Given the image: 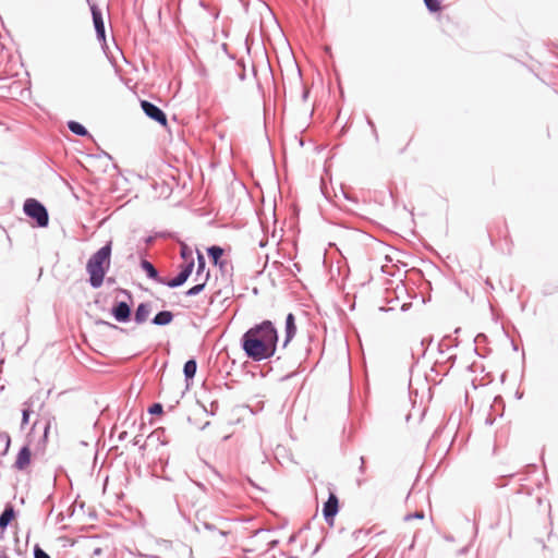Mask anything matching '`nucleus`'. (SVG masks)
I'll list each match as a JSON object with an SVG mask.
<instances>
[{
	"instance_id": "nucleus-20",
	"label": "nucleus",
	"mask_w": 558,
	"mask_h": 558,
	"mask_svg": "<svg viewBox=\"0 0 558 558\" xmlns=\"http://www.w3.org/2000/svg\"><path fill=\"white\" fill-rule=\"evenodd\" d=\"M66 126L73 134H75L77 136H82V137L90 136L88 130L82 123H80L75 120L68 121Z\"/></svg>"
},
{
	"instance_id": "nucleus-39",
	"label": "nucleus",
	"mask_w": 558,
	"mask_h": 558,
	"mask_svg": "<svg viewBox=\"0 0 558 558\" xmlns=\"http://www.w3.org/2000/svg\"><path fill=\"white\" fill-rule=\"evenodd\" d=\"M279 544L278 539H272L268 543V549H274Z\"/></svg>"
},
{
	"instance_id": "nucleus-16",
	"label": "nucleus",
	"mask_w": 558,
	"mask_h": 558,
	"mask_svg": "<svg viewBox=\"0 0 558 558\" xmlns=\"http://www.w3.org/2000/svg\"><path fill=\"white\" fill-rule=\"evenodd\" d=\"M197 372V362L194 357L189 359L183 365V375L186 383V388L193 384L194 377Z\"/></svg>"
},
{
	"instance_id": "nucleus-56",
	"label": "nucleus",
	"mask_w": 558,
	"mask_h": 558,
	"mask_svg": "<svg viewBox=\"0 0 558 558\" xmlns=\"http://www.w3.org/2000/svg\"><path fill=\"white\" fill-rule=\"evenodd\" d=\"M175 505H177V508L180 510V505H179V501L177 498H175Z\"/></svg>"
},
{
	"instance_id": "nucleus-6",
	"label": "nucleus",
	"mask_w": 558,
	"mask_h": 558,
	"mask_svg": "<svg viewBox=\"0 0 558 558\" xmlns=\"http://www.w3.org/2000/svg\"><path fill=\"white\" fill-rule=\"evenodd\" d=\"M132 305L126 301H114L110 308V314L116 322L126 324L132 319Z\"/></svg>"
},
{
	"instance_id": "nucleus-36",
	"label": "nucleus",
	"mask_w": 558,
	"mask_h": 558,
	"mask_svg": "<svg viewBox=\"0 0 558 558\" xmlns=\"http://www.w3.org/2000/svg\"><path fill=\"white\" fill-rule=\"evenodd\" d=\"M360 461H361V465L359 468V472H360V474H365V472H366L365 458L363 456L360 457Z\"/></svg>"
},
{
	"instance_id": "nucleus-15",
	"label": "nucleus",
	"mask_w": 558,
	"mask_h": 558,
	"mask_svg": "<svg viewBox=\"0 0 558 558\" xmlns=\"http://www.w3.org/2000/svg\"><path fill=\"white\" fill-rule=\"evenodd\" d=\"M150 312L151 304L149 302H142L136 306L134 311L133 320L135 322V324L142 325L147 320Z\"/></svg>"
},
{
	"instance_id": "nucleus-8",
	"label": "nucleus",
	"mask_w": 558,
	"mask_h": 558,
	"mask_svg": "<svg viewBox=\"0 0 558 558\" xmlns=\"http://www.w3.org/2000/svg\"><path fill=\"white\" fill-rule=\"evenodd\" d=\"M141 107H142V110L144 111V113L149 119L159 123L162 126L167 125V122H168L167 116L160 107H158L157 105H155L148 100H142Z\"/></svg>"
},
{
	"instance_id": "nucleus-14",
	"label": "nucleus",
	"mask_w": 558,
	"mask_h": 558,
	"mask_svg": "<svg viewBox=\"0 0 558 558\" xmlns=\"http://www.w3.org/2000/svg\"><path fill=\"white\" fill-rule=\"evenodd\" d=\"M286 336H284V340H283V343H282V348H286L290 342L291 340L294 338L295 333H296V324H295V316L293 313H289L287 316H286Z\"/></svg>"
},
{
	"instance_id": "nucleus-3",
	"label": "nucleus",
	"mask_w": 558,
	"mask_h": 558,
	"mask_svg": "<svg viewBox=\"0 0 558 558\" xmlns=\"http://www.w3.org/2000/svg\"><path fill=\"white\" fill-rule=\"evenodd\" d=\"M24 214L35 221L38 228H47L49 225V213L46 206L36 198H27L23 205Z\"/></svg>"
},
{
	"instance_id": "nucleus-58",
	"label": "nucleus",
	"mask_w": 558,
	"mask_h": 558,
	"mask_svg": "<svg viewBox=\"0 0 558 558\" xmlns=\"http://www.w3.org/2000/svg\"><path fill=\"white\" fill-rule=\"evenodd\" d=\"M357 485L361 486L362 485V481L361 480H357Z\"/></svg>"
},
{
	"instance_id": "nucleus-38",
	"label": "nucleus",
	"mask_w": 558,
	"mask_h": 558,
	"mask_svg": "<svg viewBox=\"0 0 558 558\" xmlns=\"http://www.w3.org/2000/svg\"><path fill=\"white\" fill-rule=\"evenodd\" d=\"M308 96H310V89H308V88H306V87H304V88H303V93H302V100H303V101H306V100H307V98H308Z\"/></svg>"
},
{
	"instance_id": "nucleus-49",
	"label": "nucleus",
	"mask_w": 558,
	"mask_h": 558,
	"mask_svg": "<svg viewBox=\"0 0 558 558\" xmlns=\"http://www.w3.org/2000/svg\"><path fill=\"white\" fill-rule=\"evenodd\" d=\"M95 556H98L101 554V548L97 547L94 549V553H93Z\"/></svg>"
},
{
	"instance_id": "nucleus-50",
	"label": "nucleus",
	"mask_w": 558,
	"mask_h": 558,
	"mask_svg": "<svg viewBox=\"0 0 558 558\" xmlns=\"http://www.w3.org/2000/svg\"><path fill=\"white\" fill-rule=\"evenodd\" d=\"M511 345H512L513 351L519 350L518 344L513 340L511 341Z\"/></svg>"
},
{
	"instance_id": "nucleus-25",
	"label": "nucleus",
	"mask_w": 558,
	"mask_h": 558,
	"mask_svg": "<svg viewBox=\"0 0 558 558\" xmlns=\"http://www.w3.org/2000/svg\"><path fill=\"white\" fill-rule=\"evenodd\" d=\"M148 413L151 414V415H161L163 413V407L161 403L159 402H155L153 403L149 408H148Z\"/></svg>"
},
{
	"instance_id": "nucleus-33",
	"label": "nucleus",
	"mask_w": 558,
	"mask_h": 558,
	"mask_svg": "<svg viewBox=\"0 0 558 558\" xmlns=\"http://www.w3.org/2000/svg\"><path fill=\"white\" fill-rule=\"evenodd\" d=\"M119 293L123 294L129 303H133V294L131 293V291L126 290V289H122V288H119L118 289Z\"/></svg>"
},
{
	"instance_id": "nucleus-10",
	"label": "nucleus",
	"mask_w": 558,
	"mask_h": 558,
	"mask_svg": "<svg viewBox=\"0 0 558 558\" xmlns=\"http://www.w3.org/2000/svg\"><path fill=\"white\" fill-rule=\"evenodd\" d=\"M225 250L219 245H211L207 247V255L214 266H218L221 272L227 271L228 262L222 258Z\"/></svg>"
},
{
	"instance_id": "nucleus-28",
	"label": "nucleus",
	"mask_w": 558,
	"mask_h": 558,
	"mask_svg": "<svg viewBox=\"0 0 558 558\" xmlns=\"http://www.w3.org/2000/svg\"><path fill=\"white\" fill-rule=\"evenodd\" d=\"M366 123L372 129V133L374 135L375 141L378 142L379 141V136H378L375 123H374V121L368 116H366Z\"/></svg>"
},
{
	"instance_id": "nucleus-5",
	"label": "nucleus",
	"mask_w": 558,
	"mask_h": 558,
	"mask_svg": "<svg viewBox=\"0 0 558 558\" xmlns=\"http://www.w3.org/2000/svg\"><path fill=\"white\" fill-rule=\"evenodd\" d=\"M195 267V260L191 259L189 263H183L179 266V272L170 279L165 278L163 286L175 289L182 287L191 277Z\"/></svg>"
},
{
	"instance_id": "nucleus-54",
	"label": "nucleus",
	"mask_w": 558,
	"mask_h": 558,
	"mask_svg": "<svg viewBox=\"0 0 558 558\" xmlns=\"http://www.w3.org/2000/svg\"><path fill=\"white\" fill-rule=\"evenodd\" d=\"M0 558H10V557L7 556L3 551L0 550Z\"/></svg>"
},
{
	"instance_id": "nucleus-40",
	"label": "nucleus",
	"mask_w": 558,
	"mask_h": 558,
	"mask_svg": "<svg viewBox=\"0 0 558 558\" xmlns=\"http://www.w3.org/2000/svg\"><path fill=\"white\" fill-rule=\"evenodd\" d=\"M166 548H171L172 547V542L171 541H167V539H161L160 542Z\"/></svg>"
},
{
	"instance_id": "nucleus-35",
	"label": "nucleus",
	"mask_w": 558,
	"mask_h": 558,
	"mask_svg": "<svg viewBox=\"0 0 558 558\" xmlns=\"http://www.w3.org/2000/svg\"><path fill=\"white\" fill-rule=\"evenodd\" d=\"M132 444H133V446H138L140 449H142V450L145 449V444H141V435L135 436L132 440Z\"/></svg>"
},
{
	"instance_id": "nucleus-18",
	"label": "nucleus",
	"mask_w": 558,
	"mask_h": 558,
	"mask_svg": "<svg viewBox=\"0 0 558 558\" xmlns=\"http://www.w3.org/2000/svg\"><path fill=\"white\" fill-rule=\"evenodd\" d=\"M208 269H206V258L204 254L196 250V271H195V281H203V278Z\"/></svg>"
},
{
	"instance_id": "nucleus-34",
	"label": "nucleus",
	"mask_w": 558,
	"mask_h": 558,
	"mask_svg": "<svg viewBox=\"0 0 558 558\" xmlns=\"http://www.w3.org/2000/svg\"><path fill=\"white\" fill-rule=\"evenodd\" d=\"M159 235H160V233H156V234H154V235H147V236H145V238L143 239V240H144V243H145L147 246H149V245H151V244L155 242V240H156V239H157V236H159Z\"/></svg>"
},
{
	"instance_id": "nucleus-31",
	"label": "nucleus",
	"mask_w": 558,
	"mask_h": 558,
	"mask_svg": "<svg viewBox=\"0 0 558 558\" xmlns=\"http://www.w3.org/2000/svg\"><path fill=\"white\" fill-rule=\"evenodd\" d=\"M236 65L241 66V72L238 74V77L240 81H244L246 78L245 64L243 61H238Z\"/></svg>"
},
{
	"instance_id": "nucleus-1",
	"label": "nucleus",
	"mask_w": 558,
	"mask_h": 558,
	"mask_svg": "<svg viewBox=\"0 0 558 558\" xmlns=\"http://www.w3.org/2000/svg\"><path fill=\"white\" fill-rule=\"evenodd\" d=\"M278 342L279 333L275 324L265 319L242 335L240 345L246 357L262 362L275 355Z\"/></svg>"
},
{
	"instance_id": "nucleus-60",
	"label": "nucleus",
	"mask_w": 558,
	"mask_h": 558,
	"mask_svg": "<svg viewBox=\"0 0 558 558\" xmlns=\"http://www.w3.org/2000/svg\"><path fill=\"white\" fill-rule=\"evenodd\" d=\"M3 537V532L0 530V538Z\"/></svg>"
},
{
	"instance_id": "nucleus-43",
	"label": "nucleus",
	"mask_w": 558,
	"mask_h": 558,
	"mask_svg": "<svg viewBox=\"0 0 558 558\" xmlns=\"http://www.w3.org/2000/svg\"><path fill=\"white\" fill-rule=\"evenodd\" d=\"M267 243H268V240L263 239V240L259 241L258 245H259V247H265L267 245Z\"/></svg>"
},
{
	"instance_id": "nucleus-47",
	"label": "nucleus",
	"mask_w": 558,
	"mask_h": 558,
	"mask_svg": "<svg viewBox=\"0 0 558 558\" xmlns=\"http://www.w3.org/2000/svg\"><path fill=\"white\" fill-rule=\"evenodd\" d=\"M293 268L295 269V271H301V265L298 263L293 264Z\"/></svg>"
},
{
	"instance_id": "nucleus-4",
	"label": "nucleus",
	"mask_w": 558,
	"mask_h": 558,
	"mask_svg": "<svg viewBox=\"0 0 558 558\" xmlns=\"http://www.w3.org/2000/svg\"><path fill=\"white\" fill-rule=\"evenodd\" d=\"M88 4L92 13L96 38L105 50L107 48V37L102 10L95 2L88 1Z\"/></svg>"
},
{
	"instance_id": "nucleus-17",
	"label": "nucleus",
	"mask_w": 558,
	"mask_h": 558,
	"mask_svg": "<svg viewBox=\"0 0 558 558\" xmlns=\"http://www.w3.org/2000/svg\"><path fill=\"white\" fill-rule=\"evenodd\" d=\"M174 314L171 311H159L153 318L151 324L160 327L168 326L172 323Z\"/></svg>"
},
{
	"instance_id": "nucleus-44",
	"label": "nucleus",
	"mask_w": 558,
	"mask_h": 558,
	"mask_svg": "<svg viewBox=\"0 0 558 558\" xmlns=\"http://www.w3.org/2000/svg\"><path fill=\"white\" fill-rule=\"evenodd\" d=\"M106 280L108 284H113L116 282V279L113 277H108Z\"/></svg>"
},
{
	"instance_id": "nucleus-9",
	"label": "nucleus",
	"mask_w": 558,
	"mask_h": 558,
	"mask_svg": "<svg viewBox=\"0 0 558 558\" xmlns=\"http://www.w3.org/2000/svg\"><path fill=\"white\" fill-rule=\"evenodd\" d=\"M37 423H35L32 427V430H34V428L36 427ZM31 436H32V433H29L27 435V439H28V442H31ZM31 460H32V451H31V448H29V444H26L24 445L17 452L16 454V459H15V462H14V468L19 471H23L25 470L29 464H31Z\"/></svg>"
},
{
	"instance_id": "nucleus-22",
	"label": "nucleus",
	"mask_w": 558,
	"mask_h": 558,
	"mask_svg": "<svg viewBox=\"0 0 558 558\" xmlns=\"http://www.w3.org/2000/svg\"><path fill=\"white\" fill-rule=\"evenodd\" d=\"M180 256L184 263H189L191 259H194L192 248L186 243H181Z\"/></svg>"
},
{
	"instance_id": "nucleus-59",
	"label": "nucleus",
	"mask_w": 558,
	"mask_h": 558,
	"mask_svg": "<svg viewBox=\"0 0 558 558\" xmlns=\"http://www.w3.org/2000/svg\"><path fill=\"white\" fill-rule=\"evenodd\" d=\"M486 423H488V424H493V421H490V420H486Z\"/></svg>"
},
{
	"instance_id": "nucleus-52",
	"label": "nucleus",
	"mask_w": 558,
	"mask_h": 558,
	"mask_svg": "<svg viewBox=\"0 0 558 558\" xmlns=\"http://www.w3.org/2000/svg\"><path fill=\"white\" fill-rule=\"evenodd\" d=\"M219 14H220V11H218V10H217V11H215V12L213 13L214 19H218V17H219Z\"/></svg>"
},
{
	"instance_id": "nucleus-55",
	"label": "nucleus",
	"mask_w": 558,
	"mask_h": 558,
	"mask_svg": "<svg viewBox=\"0 0 558 558\" xmlns=\"http://www.w3.org/2000/svg\"><path fill=\"white\" fill-rule=\"evenodd\" d=\"M325 51H326L327 53H330V52H331V48H330V47H326V48H325Z\"/></svg>"
},
{
	"instance_id": "nucleus-30",
	"label": "nucleus",
	"mask_w": 558,
	"mask_h": 558,
	"mask_svg": "<svg viewBox=\"0 0 558 558\" xmlns=\"http://www.w3.org/2000/svg\"><path fill=\"white\" fill-rule=\"evenodd\" d=\"M413 519H424V512L423 511H415V512H412V513H408L405 517H404V520L405 521H410V520H413Z\"/></svg>"
},
{
	"instance_id": "nucleus-7",
	"label": "nucleus",
	"mask_w": 558,
	"mask_h": 558,
	"mask_svg": "<svg viewBox=\"0 0 558 558\" xmlns=\"http://www.w3.org/2000/svg\"><path fill=\"white\" fill-rule=\"evenodd\" d=\"M339 509V498L333 492H330L327 500L323 505L322 510L324 520L329 526L333 525L335 518L338 514Z\"/></svg>"
},
{
	"instance_id": "nucleus-46",
	"label": "nucleus",
	"mask_w": 558,
	"mask_h": 558,
	"mask_svg": "<svg viewBox=\"0 0 558 558\" xmlns=\"http://www.w3.org/2000/svg\"><path fill=\"white\" fill-rule=\"evenodd\" d=\"M456 360H457V355L456 354L449 356V359H448V361H450L451 364H454Z\"/></svg>"
},
{
	"instance_id": "nucleus-32",
	"label": "nucleus",
	"mask_w": 558,
	"mask_h": 558,
	"mask_svg": "<svg viewBox=\"0 0 558 558\" xmlns=\"http://www.w3.org/2000/svg\"><path fill=\"white\" fill-rule=\"evenodd\" d=\"M447 339H448V338H444V339L439 342V344H438V351H439L440 353H444V352H445V350H449V349L452 347L451 344H447V342H446V341H447Z\"/></svg>"
},
{
	"instance_id": "nucleus-29",
	"label": "nucleus",
	"mask_w": 558,
	"mask_h": 558,
	"mask_svg": "<svg viewBox=\"0 0 558 558\" xmlns=\"http://www.w3.org/2000/svg\"><path fill=\"white\" fill-rule=\"evenodd\" d=\"M96 324L97 325H104V326H106L108 328H111V329H117V330H120V331H125L124 328H121V327H119V326H117V325H114L112 323L107 322V320L99 319V320L96 322Z\"/></svg>"
},
{
	"instance_id": "nucleus-45",
	"label": "nucleus",
	"mask_w": 558,
	"mask_h": 558,
	"mask_svg": "<svg viewBox=\"0 0 558 558\" xmlns=\"http://www.w3.org/2000/svg\"><path fill=\"white\" fill-rule=\"evenodd\" d=\"M410 305H411L410 303H404V304H402V306H401V311H403V312L408 311V308L410 307Z\"/></svg>"
},
{
	"instance_id": "nucleus-48",
	"label": "nucleus",
	"mask_w": 558,
	"mask_h": 558,
	"mask_svg": "<svg viewBox=\"0 0 558 558\" xmlns=\"http://www.w3.org/2000/svg\"><path fill=\"white\" fill-rule=\"evenodd\" d=\"M295 539H296V534H292V535L289 537V541H288V542H289V543H293V542H295Z\"/></svg>"
},
{
	"instance_id": "nucleus-53",
	"label": "nucleus",
	"mask_w": 558,
	"mask_h": 558,
	"mask_svg": "<svg viewBox=\"0 0 558 558\" xmlns=\"http://www.w3.org/2000/svg\"><path fill=\"white\" fill-rule=\"evenodd\" d=\"M319 548H320V544H318V545L315 547V549L313 550V553H312V554H313V555H315V554L319 550Z\"/></svg>"
},
{
	"instance_id": "nucleus-24",
	"label": "nucleus",
	"mask_w": 558,
	"mask_h": 558,
	"mask_svg": "<svg viewBox=\"0 0 558 558\" xmlns=\"http://www.w3.org/2000/svg\"><path fill=\"white\" fill-rule=\"evenodd\" d=\"M49 430H50V424L46 423L45 426H44L43 436H41V438L39 439V441L37 444V449H41V450L45 449L47 440H48Z\"/></svg>"
},
{
	"instance_id": "nucleus-26",
	"label": "nucleus",
	"mask_w": 558,
	"mask_h": 558,
	"mask_svg": "<svg viewBox=\"0 0 558 558\" xmlns=\"http://www.w3.org/2000/svg\"><path fill=\"white\" fill-rule=\"evenodd\" d=\"M34 558H51L38 544L33 548Z\"/></svg>"
},
{
	"instance_id": "nucleus-2",
	"label": "nucleus",
	"mask_w": 558,
	"mask_h": 558,
	"mask_svg": "<svg viewBox=\"0 0 558 558\" xmlns=\"http://www.w3.org/2000/svg\"><path fill=\"white\" fill-rule=\"evenodd\" d=\"M112 253V241L106 242L97 250L86 263L88 283L93 289H99L106 279L110 268Z\"/></svg>"
},
{
	"instance_id": "nucleus-27",
	"label": "nucleus",
	"mask_w": 558,
	"mask_h": 558,
	"mask_svg": "<svg viewBox=\"0 0 558 558\" xmlns=\"http://www.w3.org/2000/svg\"><path fill=\"white\" fill-rule=\"evenodd\" d=\"M31 413H32V410L29 409V407L24 408V409L22 410V421H21V427H22V428H23L26 424H28Z\"/></svg>"
},
{
	"instance_id": "nucleus-61",
	"label": "nucleus",
	"mask_w": 558,
	"mask_h": 558,
	"mask_svg": "<svg viewBox=\"0 0 558 558\" xmlns=\"http://www.w3.org/2000/svg\"><path fill=\"white\" fill-rule=\"evenodd\" d=\"M288 558H298V557H295V556H290V557H288Z\"/></svg>"
},
{
	"instance_id": "nucleus-51",
	"label": "nucleus",
	"mask_w": 558,
	"mask_h": 558,
	"mask_svg": "<svg viewBox=\"0 0 558 558\" xmlns=\"http://www.w3.org/2000/svg\"><path fill=\"white\" fill-rule=\"evenodd\" d=\"M51 499H52V496H51V495H50V496H48V497L45 499L44 505H46V504H50Z\"/></svg>"
},
{
	"instance_id": "nucleus-19",
	"label": "nucleus",
	"mask_w": 558,
	"mask_h": 558,
	"mask_svg": "<svg viewBox=\"0 0 558 558\" xmlns=\"http://www.w3.org/2000/svg\"><path fill=\"white\" fill-rule=\"evenodd\" d=\"M210 278V270H207V272L205 274L204 278H203V281H197L196 284H194L193 287H191L190 289H187L184 294L186 296H196L198 295L199 293H202L208 282Z\"/></svg>"
},
{
	"instance_id": "nucleus-13",
	"label": "nucleus",
	"mask_w": 558,
	"mask_h": 558,
	"mask_svg": "<svg viewBox=\"0 0 558 558\" xmlns=\"http://www.w3.org/2000/svg\"><path fill=\"white\" fill-rule=\"evenodd\" d=\"M16 511L11 502L5 504L3 511L0 514V530L4 532L11 522L15 519Z\"/></svg>"
},
{
	"instance_id": "nucleus-11",
	"label": "nucleus",
	"mask_w": 558,
	"mask_h": 558,
	"mask_svg": "<svg viewBox=\"0 0 558 558\" xmlns=\"http://www.w3.org/2000/svg\"><path fill=\"white\" fill-rule=\"evenodd\" d=\"M193 530L196 533L207 531L211 534H219L220 536H226L228 534V532L219 529L215 523L202 520L198 515L196 518V521L193 523Z\"/></svg>"
},
{
	"instance_id": "nucleus-21",
	"label": "nucleus",
	"mask_w": 558,
	"mask_h": 558,
	"mask_svg": "<svg viewBox=\"0 0 558 558\" xmlns=\"http://www.w3.org/2000/svg\"><path fill=\"white\" fill-rule=\"evenodd\" d=\"M11 444V438L8 433H0V457L7 454Z\"/></svg>"
},
{
	"instance_id": "nucleus-23",
	"label": "nucleus",
	"mask_w": 558,
	"mask_h": 558,
	"mask_svg": "<svg viewBox=\"0 0 558 558\" xmlns=\"http://www.w3.org/2000/svg\"><path fill=\"white\" fill-rule=\"evenodd\" d=\"M426 9L430 13H436L441 10V1L440 0H423Z\"/></svg>"
},
{
	"instance_id": "nucleus-41",
	"label": "nucleus",
	"mask_w": 558,
	"mask_h": 558,
	"mask_svg": "<svg viewBox=\"0 0 558 558\" xmlns=\"http://www.w3.org/2000/svg\"><path fill=\"white\" fill-rule=\"evenodd\" d=\"M199 7L206 11H209V5L204 0H199Z\"/></svg>"
},
{
	"instance_id": "nucleus-37",
	"label": "nucleus",
	"mask_w": 558,
	"mask_h": 558,
	"mask_svg": "<svg viewBox=\"0 0 558 558\" xmlns=\"http://www.w3.org/2000/svg\"><path fill=\"white\" fill-rule=\"evenodd\" d=\"M191 482H192L196 487H198L202 492H204V493H205V492L207 490L206 486H205L203 483L197 482V481H191Z\"/></svg>"
},
{
	"instance_id": "nucleus-12",
	"label": "nucleus",
	"mask_w": 558,
	"mask_h": 558,
	"mask_svg": "<svg viewBox=\"0 0 558 558\" xmlns=\"http://www.w3.org/2000/svg\"><path fill=\"white\" fill-rule=\"evenodd\" d=\"M140 266L149 279L163 286L165 277L160 276L159 270L148 259L143 258L140 263Z\"/></svg>"
},
{
	"instance_id": "nucleus-42",
	"label": "nucleus",
	"mask_w": 558,
	"mask_h": 558,
	"mask_svg": "<svg viewBox=\"0 0 558 558\" xmlns=\"http://www.w3.org/2000/svg\"><path fill=\"white\" fill-rule=\"evenodd\" d=\"M126 436H128V433L126 432H122V433L119 434L118 438H119V440H124L126 438Z\"/></svg>"
},
{
	"instance_id": "nucleus-57",
	"label": "nucleus",
	"mask_w": 558,
	"mask_h": 558,
	"mask_svg": "<svg viewBox=\"0 0 558 558\" xmlns=\"http://www.w3.org/2000/svg\"><path fill=\"white\" fill-rule=\"evenodd\" d=\"M53 511V506L50 507L48 514H51Z\"/></svg>"
}]
</instances>
